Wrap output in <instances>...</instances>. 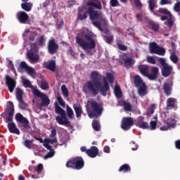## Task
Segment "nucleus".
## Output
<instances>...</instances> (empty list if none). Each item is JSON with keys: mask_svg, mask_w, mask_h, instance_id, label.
Segmentation results:
<instances>
[{"mask_svg": "<svg viewBox=\"0 0 180 180\" xmlns=\"http://www.w3.org/2000/svg\"><path fill=\"white\" fill-rule=\"evenodd\" d=\"M91 78L92 81H88L84 86L83 92L86 93V89L92 93L94 96H96L98 94H101L103 96H106L108 92L110 91V86L103 85L101 80H99V72L98 71H93L91 74Z\"/></svg>", "mask_w": 180, "mask_h": 180, "instance_id": "f257e3e1", "label": "nucleus"}, {"mask_svg": "<svg viewBox=\"0 0 180 180\" xmlns=\"http://www.w3.org/2000/svg\"><path fill=\"white\" fill-rule=\"evenodd\" d=\"M76 43L79 47H82L87 56H94L96 47V41L94 39V35L91 33H78L76 36Z\"/></svg>", "mask_w": 180, "mask_h": 180, "instance_id": "f03ea898", "label": "nucleus"}, {"mask_svg": "<svg viewBox=\"0 0 180 180\" xmlns=\"http://www.w3.org/2000/svg\"><path fill=\"white\" fill-rule=\"evenodd\" d=\"M86 6L89 7L84 14L82 13H78V18L80 20L86 19L88 14L91 20H96L102 18V13L95 10L102 11V3L99 0H89L86 3Z\"/></svg>", "mask_w": 180, "mask_h": 180, "instance_id": "7ed1b4c3", "label": "nucleus"}, {"mask_svg": "<svg viewBox=\"0 0 180 180\" xmlns=\"http://www.w3.org/2000/svg\"><path fill=\"white\" fill-rule=\"evenodd\" d=\"M55 112L57 113V115H60V116L58 115L56 117V120L58 124H61L62 126H67V124H70V123H71L65 115V110L60 107L57 102L55 103Z\"/></svg>", "mask_w": 180, "mask_h": 180, "instance_id": "20e7f679", "label": "nucleus"}, {"mask_svg": "<svg viewBox=\"0 0 180 180\" xmlns=\"http://www.w3.org/2000/svg\"><path fill=\"white\" fill-rule=\"evenodd\" d=\"M67 168H72V169H82L85 165V162L81 156L70 158L66 163Z\"/></svg>", "mask_w": 180, "mask_h": 180, "instance_id": "39448f33", "label": "nucleus"}, {"mask_svg": "<svg viewBox=\"0 0 180 180\" xmlns=\"http://www.w3.org/2000/svg\"><path fill=\"white\" fill-rule=\"evenodd\" d=\"M90 105L92 110L88 112L89 117L91 119L92 117L98 118L102 115V112H103V106L102 105L98 103L95 100H92L90 102Z\"/></svg>", "mask_w": 180, "mask_h": 180, "instance_id": "423d86ee", "label": "nucleus"}, {"mask_svg": "<svg viewBox=\"0 0 180 180\" xmlns=\"http://www.w3.org/2000/svg\"><path fill=\"white\" fill-rule=\"evenodd\" d=\"M27 57L32 63H39L40 56H39V48L37 44L34 43L30 44V49L27 52Z\"/></svg>", "mask_w": 180, "mask_h": 180, "instance_id": "0eeeda50", "label": "nucleus"}, {"mask_svg": "<svg viewBox=\"0 0 180 180\" xmlns=\"http://www.w3.org/2000/svg\"><path fill=\"white\" fill-rule=\"evenodd\" d=\"M157 60L159 61L160 65H162L161 74L162 77L167 78V77H169V75L172 74L174 68L172 65L167 63V60H165V58H164L158 57Z\"/></svg>", "mask_w": 180, "mask_h": 180, "instance_id": "6e6552de", "label": "nucleus"}, {"mask_svg": "<svg viewBox=\"0 0 180 180\" xmlns=\"http://www.w3.org/2000/svg\"><path fill=\"white\" fill-rule=\"evenodd\" d=\"M158 12H159V13H162L163 15L169 16V19L167 20V22H164V25H167L168 27L171 29V27L174 26V23L175 22V18H174V15H172L171 12L165 8H160Z\"/></svg>", "mask_w": 180, "mask_h": 180, "instance_id": "1a4fd4ad", "label": "nucleus"}, {"mask_svg": "<svg viewBox=\"0 0 180 180\" xmlns=\"http://www.w3.org/2000/svg\"><path fill=\"white\" fill-rule=\"evenodd\" d=\"M149 50L151 54H158V56H165V49L159 46L155 42H150L149 44Z\"/></svg>", "mask_w": 180, "mask_h": 180, "instance_id": "9d476101", "label": "nucleus"}, {"mask_svg": "<svg viewBox=\"0 0 180 180\" xmlns=\"http://www.w3.org/2000/svg\"><path fill=\"white\" fill-rule=\"evenodd\" d=\"M4 115L8 116L6 119V122L13 121V115H15V105H13V102L8 101V105L5 110Z\"/></svg>", "mask_w": 180, "mask_h": 180, "instance_id": "9b49d317", "label": "nucleus"}, {"mask_svg": "<svg viewBox=\"0 0 180 180\" xmlns=\"http://www.w3.org/2000/svg\"><path fill=\"white\" fill-rule=\"evenodd\" d=\"M33 94L35 96H38L41 99V106L46 108L50 105V98L45 94L41 93L39 89H34Z\"/></svg>", "mask_w": 180, "mask_h": 180, "instance_id": "f8f14e48", "label": "nucleus"}, {"mask_svg": "<svg viewBox=\"0 0 180 180\" xmlns=\"http://www.w3.org/2000/svg\"><path fill=\"white\" fill-rule=\"evenodd\" d=\"M23 70H25V72L28 74V75H30V77H33L34 74H36V70H34V68L27 65V63L25 61H22L20 63L18 71L20 72H23Z\"/></svg>", "mask_w": 180, "mask_h": 180, "instance_id": "ddd939ff", "label": "nucleus"}, {"mask_svg": "<svg viewBox=\"0 0 180 180\" xmlns=\"http://www.w3.org/2000/svg\"><path fill=\"white\" fill-rule=\"evenodd\" d=\"M58 44L56 42V39L52 38L48 41V52L49 54H56L58 51Z\"/></svg>", "mask_w": 180, "mask_h": 180, "instance_id": "4468645a", "label": "nucleus"}, {"mask_svg": "<svg viewBox=\"0 0 180 180\" xmlns=\"http://www.w3.org/2000/svg\"><path fill=\"white\" fill-rule=\"evenodd\" d=\"M134 125V122H133V118L131 117H124L122 120L121 127L123 130H130L131 126Z\"/></svg>", "mask_w": 180, "mask_h": 180, "instance_id": "2eb2a0df", "label": "nucleus"}, {"mask_svg": "<svg viewBox=\"0 0 180 180\" xmlns=\"http://www.w3.org/2000/svg\"><path fill=\"white\" fill-rule=\"evenodd\" d=\"M6 85L8 86L9 92L12 94L16 87V80L9 75H6Z\"/></svg>", "mask_w": 180, "mask_h": 180, "instance_id": "dca6fc26", "label": "nucleus"}, {"mask_svg": "<svg viewBox=\"0 0 180 180\" xmlns=\"http://www.w3.org/2000/svg\"><path fill=\"white\" fill-rule=\"evenodd\" d=\"M17 19L20 23L26 25L29 20V15L25 11H19L16 15Z\"/></svg>", "mask_w": 180, "mask_h": 180, "instance_id": "f3484780", "label": "nucleus"}, {"mask_svg": "<svg viewBox=\"0 0 180 180\" xmlns=\"http://www.w3.org/2000/svg\"><path fill=\"white\" fill-rule=\"evenodd\" d=\"M15 120L17 122H19V123H21L22 124V127L25 129H29V120H27L26 117H23L22 114L20 113H17L15 115Z\"/></svg>", "mask_w": 180, "mask_h": 180, "instance_id": "a211bd4d", "label": "nucleus"}, {"mask_svg": "<svg viewBox=\"0 0 180 180\" xmlns=\"http://www.w3.org/2000/svg\"><path fill=\"white\" fill-rule=\"evenodd\" d=\"M158 74H160V69L157 66H153L150 70V73H148V78L150 81H155L158 77Z\"/></svg>", "mask_w": 180, "mask_h": 180, "instance_id": "6ab92c4d", "label": "nucleus"}, {"mask_svg": "<svg viewBox=\"0 0 180 180\" xmlns=\"http://www.w3.org/2000/svg\"><path fill=\"white\" fill-rule=\"evenodd\" d=\"M135 124L137 126V127H139V129H150L148 122H144V117H139L135 122Z\"/></svg>", "mask_w": 180, "mask_h": 180, "instance_id": "aec40b11", "label": "nucleus"}, {"mask_svg": "<svg viewBox=\"0 0 180 180\" xmlns=\"http://www.w3.org/2000/svg\"><path fill=\"white\" fill-rule=\"evenodd\" d=\"M11 122L8 123L7 127L8 129V131L12 133L13 134H17L19 136L20 134V131L16 127V124L15 122L10 121Z\"/></svg>", "mask_w": 180, "mask_h": 180, "instance_id": "412c9836", "label": "nucleus"}, {"mask_svg": "<svg viewBox=\"0 0 180 180\" xmlns=\"http://www.w3.org/2000/svg\"><path fill=\"white\" fill-rule=\"evenodd\" d=\"M176 103V99L174 98H169L166 101V110H172V109H175Z\"/></svg>", "mask_w": 180, "mask_h": 180, "instance_id": "4be33fe9", "label": "nucleus"}, {"mask_svg": "<svg viewBox=\"0 0 180 180\" xmlns=\"http://www.w3.org/2000/svg\"><path fill=\"white\" fill-rule=\"evenodd\" d=\"M86 154L91 158H95V157L99 154V150L96 146H91V148L87 149Z\"/></svg>", "mask_w": 180, "mask_h": 180, "instance_id": "5701e85b", "label": "nucleus"}, {"mask_svg": "<svg viewBox=\"0 0 180 180\" xmlns=\"http://www.w3.org/2000/svg\"><path fill=\"white\" fill-rule=\"evenodd\" d=\"M138 70H139V72L141 74V75H143V77H146V78H148L149 72L148 71L150 70L148 65H139L138 66Z\"/></svg>", "mask_w": 180, "mask_h": 180, "instance_id": "b1692460", "label": "nucleus"}, {"mask_svg": "<svg viewBox=\"0 0 180 180\" xmlns=\"http://www.w3.org/2000/svg\"><path fill=\"white\" fill-rule=\"evenodd\" d=\"M56 60H49L45 65V68H46V70H49L53 72L56 71Z\"/></svg>", "mask_w": 180, "mask_h": 180, "instance_id": "393cba45", "label": "nucleus"}, {"mask_svg": "<svg viewBox=\"0 0 180 180\" xmlns=\"http://www.w3.org/2000/svg\"><path fill=\"white\" fill-rule=\"evenodd\" d=\"M148 25L150 29L153 32H158V30H160V24L158 22H155L153 20H150L148 21Z\"/></svg>", "mask_w": 180, "mask_h": 180, "instance_id": "a878e982", "label": "nucleus"}, {"mask_svg": "<svg viewBox=\"0 0 180 180\" xmlns=\"http://www.w3.org/2000/svg\"><path fill=\"white\" fill-rule=\"evenodd\" d=\"M73 109L76 113V117H81V115H82V108L80 104L75 103L73 105Z\"/></svg>", "mask_w": 180, "mask_h": 180, "instance_id": "bb28decb", "label": "nucleus"}, {"mask_svg": "<svg viewBox=\"0 0 180 180\" xmlns=\"http://www.w3.org/2000/svg\"><path fill=\"white\" fill-rule=\"evenodd\" d=\"M163 91L167 96H170V95L172 94V87H171L169 84L165 83L163 86Z\"/></svg>", "mask_w": 180, "mask_h": 180, "instance_id": "cd10ccee", "label": "nucleus"}, {"mask_svg": "<svg viewBox=\"0 0 180 180\" xmlns=\"http://www.w3.org/2000/svg\"><path fill=\"white\" fill-rule=\"evenodd\" d=\"M134 82L136 88H139V86H141V85L145 84L144 82H143V79H141V77L139 75H136L134 77Z\"/></svg>", "mask_w": 180, "mask_h": 180, "instance_id": "c85d7f7f", "label": "nucleus"}, {"mask_svg": "<svg viewBox=\"0 0 180 180\" xmlns=\"http://www.w3.org/2000/svg\"><path fill=\"white\" fill-rule=\"evenodd\" d=\"M27 34H29L30 41H34V37H36V34L33 32H30V31L29 30H25V32L22 34L24 39L26 38Z\"/></svg>", "mask_w": 180, "mask_h": 180, "instance_id": "c756f323", "label": "nucleus"}, {"mask_svg": "<svg viewBox=\"0 0 180 180\" xmlns=\"http://www.w3.org/2000/svg\"><path fill=\"white\" fill-rule=\"evenodd\" d=\"M138 88V93L140 96H146V95H147V87L146 86V84L139 86Z\"/></svg>", "mask_w": 180, "mask_h": 180, "instance_id": "7c9ffc66", "label": "nucleus"}, {"mask_svg": "<svg viewBox=\"0 0 180 180\" xmlns=\"http://www.w3.org/2000/svg\"><path fill=\"white\" fill-rule=\"evenodd\" d=\"M123 61L126 68H130V67H133V65L134 64L133 58H127L123 59Z\"/></svg>", "mask_w": 180, "mask_h": 180, "instance_id": "2f4dec72", "label": "nucleus"}, {"mask_svg": "<svg viewBox=\"0 0 180 180\" xmlns=\"http://www.w3.org/2000/svg\"><path fill=\"white\" fill-rule=\"evenodd\" d=\"M33 7V4L28 2V3H22L21 4V8L25 12H30L32 11V8Z\"/></svg>", "mask_w": 180, "mask_h": 180, "instance_id": "473e14b6", "label": "nucleus"}, {"mask_svg": "<svg viewBox=\"0 0 180 180\" xmlns=\"http://www.w3.org/2000/svg\"><path fill=\"white\" fill-rule=\"evenodd\" d=\"M23 90L22 89L17 87L15 89V98L17 101H21L23 99Z\"/></svg>", "mask_w": 180, "mask_h": 180, "instance_id": "72a5a7b5", "label": "nucleus"}, {"mask_svg": "<svg viewBox=\"0 0 180 180\" xmlns=\"http://www.w3.org/2000/svg\"><path fill=\"white\" fill-rule=\"evenodd\" d=\"M156 105L155 104H151L146 110V116H151V115H154V112H155Z\"/></svg>", "mask_w": 180, "mask_h": 180, "instance_id": "f704fd0d", "label": "nucleus"}, {"mask_svg": "<svg viewBox=\"0 0 180 180\" xmlns=\"http://www.w3.org/2000/svg\"><path fill=\"white\" fill-rule=\"evenodd\" d=\"M130 171H131V168L127 164L122 165L119 169V172H130Z\"/></svg>", "mask_w": 180, "mask_h": 180, "instance_id": "c9c22d12", "label": "nucleus"}, {"mask_svg": "<svg viewBox=\"0 0 180 180\" xmlns=\"http://www.w3.org/2000/svg\"><path fill=\"white\" fill-rule=\"evenodd\" d=\"M122 105L126 112H132L133 107L131 106V104L129 102L124 101L122 103Z\"/></svg>", "mask_w": 180, "mask_h": 180, "instance_id": "e433bc0d", "label": "nucleus"}, {"mask_svg": "<svg viewBox=\"0 0 180 180\" xmlns=\"http://www.w3.org/2000/svg\"><path fill=\"white\" fill-rule=\"evenodd\" d=\"M92 127L96 131H101V124L98 120H94L92 122Z\"/></svg>", "mask_w": 180, "mask_h": 180, "instance_id": "4c0bfd02", "label": "nucleus"}, {"mask_svg": "<svg viewBox=\"0 0 180 180\" xmlns=\"http://www.w3.org/2000/svg\"><path fill=\"white\" fill-rule=\"evenodd\" d=\"M22 84L25 88H30L31 89H33V85H32V82H30V80L27 79H22Z\"/></svg>", "mask_w": 180, "mask_h": 180, "instance_id": "58836bf2", "label": "nucleus"}, {"mask_svg": "<svg viewBox=\"0 0 180 180\" xmlns=\"http://www.w3.org/2000/svg\"><path fill=\"white\" fill-rule=\"evenodd\" d=\"M155 5H157V3H155V0L148 1V8L150 12H154V9H155Z\"/></svg>", "mask_w": 180, "mask_h": 180, "instance_id": "ea45409f", "label": "nucleus"}, {"mask_svg": "<svg viewBox=\"0 0 180 180\" xmlns=\"http://www.w3.org/2000/svg\"><path fill=\"white\" fill-rule=\"evenodd\" d=\"M114 92H115V96H117V98L122 97V89H120V86H115V87L114 89Z\"/></svg>", "mask_w": 180, "mask_h": 180, "instance_id": "a19ab883", "label": "nucleus"}, {"mask_svg": "<svg viewBox=\"0 0 180 180\" xmlns=\"http://www.w3.org/2000/svg\"><path fill=\"white\" fill-rule=\"evenodd\" d=\"M61 91L63 96H65V98H68L70 96V93L68 91V89H67V86L65 84H63L61 86Z\"/></svg>", "mask_w": 180, "mask_h": 180, "instance_id": "79ce46f5", "label": "nucleus"}, {"mask_svg": "<svg viewBox=\"0 0 180 180\" xmlns=\"http://www.w3.org/2000/svg\"><path fill=\"white\" fill-rule=\"evenodd\" d=\"M66 110L69 119H72V117L74 116V111L72 110V108H71L69 105H67Z\"/></svg>", "mask_w": 180, "mask_h": 180, "instance_id": "37998d69", "label": "nucleus"}, {"mask_svg": "<svg viewBox=\"0 0 180 180\" xmlns=\"http://www.w3.org/2000/svg\"><path fill=\"white\" fill-rule=\"evenodd\" d=\"M106 77L110 84H113V82H115V76H113V74L110 72H107Z\"/></svg>", "mask_w": 180, "mask_h": 180, "instance_id": "c03bdc74", "label": "nucleus"}, {"mask_svg": "<svg viewBox=\"0 0 180 180\" xmlns=\"http://www.w3.org/2000/svg\"><path fill=\"white\" fill-rule=\"evenodd\" d=\"M93 25L95 26V27H97L100 32H103V28H102V26L101 25V21H93Z\"/></svg>", "mask_w": 180, "mask_h": 180, "instance_id": "a18cd8bd", "label": "nucleus"}, {"mask_svg": "<svg viewBox=\"0 0 180 180\" xmlns=\"http://www.w3.org/2000/svg\"><path fill=\"white\" fill-rule=\"evenodd\" d=\"M18 107L20 109H22V110H25L26 109V103H25V101L22 100H18Z\"/></svg>", "mask_w": 180, "mask_h": 180, "instance_id": "49530a36", "label": "nucleus"}, {"mask_svg": "<svg viewBox=\"0 0 180 180\" xmlns=\"http://www.w3.org/2000/svg\"><path fill=\"white\" fill-rule=\"evenodd\" d=\"M38 42H39V46H44L46 44V38H44V35H41L39 39H38Z\"/></svg>", "mask_w": 180, "mask_h": 180, "instance_id": "de8ad7c7", "label": "nucleus"}, {"mask_svg": "<svg viewBox=\"0 0 180 180\" xmlns=\"http://www.w3.org/2000/svg\"><path fill=\"white\" fill-rule=\"evenodd\" d=\"M57 101L60 106H63V108H65V101H64L61 96H58Z\"/></svg>", "mask_w": 180, "mask_h": 180, "instance_id": "09e8293b", "label": "nucleus"}, {"mask_svg": "<svg viewBox=\"0 0 180 180\" xmlns=\"http://www.w3.org/2000/svg\"><path fill=\"white\" fill-rule=\"evenodd\" d=\"M147 62L149 63V64H153L155 65V64H157V62L155 61V58L153 56H148L147 58Z\"/></svg>", "mask_w": 180, "mask_h": 180, "instance_id": "8fccbe9b", "label": "nucleus"}, {"mask_svg": "<svg viewBox=\"0 0 180 180\" xmlns=\"http://www.w3.org/2000/svg\"><path fill=\"white\" fill-rule=\"evenodd\" d=\"M170 60L174 64H176V63H178V61H179V59L178 58V56H176V55H175L174 53L170 56Z\"/></svg>", "mask_w": 180, "mask_h": 180, "instance_id": "3c124183", "label": "nucleus"}, {"mask_svg": "<svg viewBox=\"0 0 180 180\" xmlns=\"http://www.w3.org/2000/svg\"><path fill=\"white\" fill-rule=\"evenodd\" d=\"M54 150H51L46 155H44V160H47L48 158H51V157H54Z\"/></svg>", "mask_w": 180, "mask_h": 180, "instance_id": "603ef678", "label": "nucleus"}, {"mask_svg": "<svg viewBox=\"0 0 180 180\" xmlns=\"http://www.w3.org/2000/svg\"><path fill=\"white\" fill-rule=\"evenodd\" d=\"M113 35H108V36H105V41L106 43H108V44H110V43L113 42Z\"/></svg>", "mask_w": 180, "mask_h": 180, "instance_id": "864d4df0", "label": "nucleus"}, {"mask_svg": "<svg viewBox=\"0 0 180 180\" xmlns=\"http://www.w3.org/2000/svg\"><path fill=\"white\" fill-rule=\"evenodd\" d=\"M32 143H33V139L32 140L27 139L24 142V146H25L27 148H32V146H30Z\"/></svg>", "mask_w": 180, "mask_h": 180, "instance_id": "5fc2aeb1", "label": "nucleus"}, {"mask_svg": "<svg viewBox=\"0 0 180 180\" xmlns=\"http://www.w3.org/2000/svg\"><path fill=\"white\" fill-rule=\"evenodd\" d=\"M56 136H57V129H56L55 127L51 128V134L49 135V137L53 138V137H56Z\"/></svg>", "mask_w": 180, "mask_h": 180, "instance_id": "6e6d98bb", "label": "nucleus"}, {"mask_svg": "<svg viewBox=\"0 0 180 180\" xmlns=\"http://www.w3.org/2000/svg\"><path fill=\"white\" fill-rule=\"evenodd\" d=\"M117 47L119 50H121V51H126V50H127V46L120 43L117 44Z\"/></svg>", "mask_w": 180, "mask_h": 180, "instance_id": "4d7b16f0", "label": "nucleus"}, {"mask_svg": "<svg viewBox=\"0 0 180 180\" xmlns=\"http://www.w3.org/2000/svg\"><path fill=\"white\" fill-rule=\"evenodd\" d=\"M174 12H180V1H177L174 6Z\"/></svg>", "mask_w": 180, "mask_h": 180, "instance_id": "13d9d810", "label": "nucleus"}, {"mask_svg": "<svg viewBox=\"0 0 180 180\" xmlns=\"http://www.w3.org/2000/svg\"><path fill=\"white\" fill-rule=\"evenodd\" d=\"M41 89H44V91L49 89V84L46 82H41Z\"/></svg>", "mask_w": 180, "mask_h": 180, "instance_id": "bf43d9fd", "label": "nucleus"}, {"mask_svg": "<svg viewBox=\"0 0 180 180\" xmlns=\"http://www.w3.org/2000/svg\"><path fill=\"white\" fill-rule=\"evenodd\" d=\"M110 6H112V8L119 6V1L117 0H110Z\"/></svg>", "mask_w": 180, "mask_h": 180, "instance_id": "052dcab7", "label": "nucleus"}, {"mask_svg": "<svg viewBox=\"0 0 180 180\" xmlns=\"http://www.w3.org/2000/svg\"><path fill=\"white\" fill-rule=\"evenodd\" d=\"M134 5L136 8H143V4L140 0H134Z\"/></svg>", "mask_w": 180, "mask_h": 180, "instance_id": "680f3d73", "label": "nucleus"}, {"mask_svg": "<svg viewBox=\"0 0 180 180\" xmlns=\"http://www.w3.org/2000/svg\"><path fill=\"white\" fill-rule=\"evenodd\" d=\"M45 142L48 143V144H53V143H57V138L53 139H46Z\"/></svg>", "mask_w": 180, "mask_h": 180, "instance_id": "e2e57ef3", "label": "nucleus"}, {"mask_svg": "<svg viewBox=\"0 0 180 180\" xmlns=\"http://www.w3.org/2000/svg\"><path fill=\"white\" fill-rule=\"evenodd\" d=\"M155 129H157V122L150 121V129L155 130Z\"/></svg>", "mask_w": 180, "mask_h": 180, "instance_id": "0e129e2a", "label": "nucleus"}, {"mask_svg": "<svg viewBox=\"0 0 180 180\" xmlns=\"http://www.w3.org/2000/svg\"><path fill=\"white\" fill-rule=\"evenodd\" d=\"M44 147H45L46 148H47V150H49L50 151L53 150V146H50V144L46 141L44 142Z\"/></svg>", "mask_w": 180, "mask_h": 180, "instance_id": "69168bd1", "label": "nucleus"}, {"mask_svg": "<svg viewBox=\"0 0 180 180\" xmlns=\"http://www.w3.org/2000/svg\"><path fill=\"white\" fill-rule=\"evenodd\" d=\"M43 164H39L38 165H37V174H40V173H41V171H43Z\"/></svg>", "mask_w": 180, "mask_h": 180, "instance_id": "338daca9", "label": "nucleus"}, {"mask_svg": "<svg viewBox=\"0 0 180 180\" xmlns=\"http://www.w3.org/2000/svg\"><path fill=\"white\" fill-rule=\"evenodd\" d=\"M171 4V0H161L160 5H169Z\"/></svg>", "mask_w": 180, "mask_h": 180, "instance_id": "774afa93", "label": "nucleus"}]
</instances>
